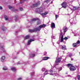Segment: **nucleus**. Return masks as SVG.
I'll list each match as a JSON object with an SVG mask.
<instances>
[{"label":"nucleus","mask_w":80,"mask_h":80,"mask_svg":"<svg viewBox=\"0 0 80 80\" xmlns=\"http://www.w3.org/2000/svg\"><path fill=\"white\" fill-rule=\"evenodd\" d=\"M57 72V69L55 67H54L53 68H51V69L48 71L47 70L44 72V74L45 75H47L48 74H50V75H53L54 77H60L61 75H60L59 74H58Z\"/></svg>","instance_id":"obj_1"},{"label":"nucleus","mask_w":80,"mask_h":80,"mask_svg":"<svg viewBox=\"0 0 80 80\" xmlns=\"http://www.w3.org/2000/svg\"><path fill=\"white\" fill-rule=\"evenodd\" d=\"M47 25L45 24H42V25H40L39 27H37L35 28L34 29L32 30L30 29L29 30L30 32H38L40 31V30L42 29V28H43L44 27H45Z\"/></svg>","instance_id":"obj_2"},{"label":"nucleus","mask_w":80,"mask_h":80,"mask_svg":"<svg viewBox=\"0 0 80 80\" xmlns=\"http://www.w3.org/2000/svg\"><path fill=\"white\" fill-rule=\"evenodd\" d=\"M36 20H38V21L37 22V25H40V23H41V21L38 18H35L32 19L30 21L31 23H34L35 21Z\"/></svg>","instance_id":"obj_3"},{"label":"nucleus","mask_w":80,"mask_h":80,"mask_svg":"<svg viewBox=\"0 0 80 80\" xmlns=\"http://www.w3.org/2000/svg\"><path fill=\"white\" fill-rule=\"evenodd\" d=\"M68 67H70V70L71 71H75L76 70V68L74 67L71 64H68L67 65Z\"/></svg>","instance_id":"obj_4"},{"label":"nucleus","mask_w":80,"mask_h":80,"mask_svg":"<svg viewBox=\"0 0 80 80\" xmlns=\"http://www.w3.org/2000/svg\"><path fill=\"white\" fill-rule=\"evenodd\" d=\"M43 10H44V8H40L36 9L35 12H38L39 11V12H40V13H42V12H43Z\"/></svg>","instance_id":"obj_5"},{"label":"nucleus","mask_w":80,"mask_h":80,"mask_svg":"<svg viewBox=\"0 0 80 80\" xmlns=\"http://www.w3.org/2000/svg\"><path fill=\"white\" fill-rule=\"evenodd\" d=\"M60 32V38H61V42H63V36L62 35V32H63V30H61Z\"/></svg>","instance_id":"obj_6"},{"label":"nucleus","mask_w":80,"mask_h":80,"mask_svg":"<svg viewBox=\"0 0 80 80\" xmlns=\"http://www.w3.org/2000/svg\"><path fill=\"white\" fill-rule=\"evenodd\" d=\"M40 5V2L39 1L38 3H35V4H34L32 5L31 8H33L34 7H37L38 5Z\"/></svg>","instance_id":"obj_7"},{"label":"nucleus","mask_w":80,"mask_h":80,"mask_svg":"<svg viewBox=\"0 0 80 80\" xmlns=\"http://www.w3.org/2000/svg\"><path fill=\"white\" fill-rule=\"evenodd\" d=\"M61 60H62V58H58L56 59V65H58V63H59L61 62Z\"/></svg>","instance_id":"obj_8"},{"label":"nucleus","mask_w":80,"mask_h":80,"mask_svg":"<svg viewBox=\"0 0 80 80\" xmlns=\"http://www.w3.org/2000/svg\"><path fill=\"white\" fill-rule=\"evenodd\" d=\"M48 58H49V57H43L42 58V60H41L40 61L38 62L39 63H40V62H42V61H45V60H48Z\"/></svg>","instance_id":"obj_9"},{"label":"nucleus","mask_w":80,"mask_h":80,"mask_svg":"<svg viewBox=\"0 0 80 80\" xmlns=\"http://www.w3.org/2000/svg\"><path fill=\"white\" fill-rule=\"evenodd\" d=\"M61 5L62 6V8H65L67 6V3L65 2H63Z\"/></svg>","instance_id":"obj_10"},{"label":"nucleus","mask_w":80,"mask_h":80,"mask_svg":"<svg viewBox=\"0 0 80 80\" xmlns=\"http://www.w3.org/2000/svg\"><path fill=\"white\" fill-rule=\"evenodd\" d=\"M51 27L52 29L55 28V23H54L52 22L51 23Z\"/></svg>","instance_id":"obj_11"},{"label":"nucleus","mask_w":80,"mask_h":80,"mask_svg":"<svg viewBox=\"0 0 80 80\" xmlns=\"http://www.w3.org/2000/svg\"><path fill=\"white\" fill-rule=\"evenodd\" d=\"M34 41V40L33 39H30V40L28 41L27 45H30L31 42H33Z\"/></svg>","instance_id":"obj_12"},{"label":"nucleus","mask_w":80,"mask_h":80,"mask_svg":"<svg viewBox=\"0 0 80 80\" xmlns=\"http://www.w3.org/2000/svg\"><path fill=\"white\" fill-rule=\"evenodd\" d=\"M4 48L5 47H4V46L1 45H0V48H1L2 50V51H3V52H6L5 50V49H4Z\"/></svg>","instance_id":"obj_13"},{"label":"nucleus","mask_w":80,"mask_h":80,"mask_svg":"<svg viewBox=\"0 0 80 80\" xmlns=\"http://www.w3.org/2000/svg\"><path fill=\"white\" fill-rule=\"evenodd\" d=\"M68 30V28H67V27L66 26H64V28H63L64 32H65H65H66Z\"/></svg>","instance_id":"obj_14"},{"label":"nucleus","mask_w":80,"mask_h":80,"mask_svg":"<svg viewBox=\"0 0 80 80\" xmlns=\"http://www.w3.org/2000/svg\"><path fill=\"white\" fill-rule=\"evenodd\" d=\"M48 12L47 11V12H45L44 13H42L41 14L42 15V16H44V15H47V14H48Z\"/></svg>","instance_id":"obj_15"},{"label":"nucleus","mask_w":80,"mask_h":80,"mask_svg":"<svg viewBox=\"0 0 80 80\" xmlns=\"http://www.w3.org/2000/svg\"><path fill=\"white\" fill-rule=\"evenodd\" d=\"M72 7L73 8V10H78V8H79V7H73V6H72Z\"/></svg>","instance_id":"obj_16"},{"label":"nucleus","mask_w":80,"mask_h":80,"mask_svg":"<svg viewBox=\"0 0 80 80\" xmlns=\"http://www.w3.org/2000/svg\"><path fill=\"white\" fill-rule=\"evenodd\" d=\"M11 70L12 72H15V71H16V68L14 67H12L11 68Z\"/></svg>","instance_id":"obj_17"},{"label":"nucleus","mask_w":80,"mask_h":80,"mask_svg":"<svg viewBox=\"0 0 80 80\" xmlns=\"http://www.w3.org/2000/svg\"><path fill=\"white\" fill-rule=\"evenodd\" d=\"M60 48H61L62 50H66V49H67L65 46H61Z\"/></svg>","instance_id":"obj_18"},{"label":"nucleus","mask_w":80,"mask_h":80,"mask_svg":"<svg viewBox=\"0 0 80 80\" xmlns=\"http://www.w3.org/2000/svg\"><path fill=\"white\" fill-rule=\"evenodd\" d=\"M5 59V56H2L1 58V60L2 62H3Z\"/></svg>","instance_id":"obj_19"},{"label":"nucleus","mask_w":80,"mask_h":80,"mask_svg":"<svg viewBox=\"0 0 80 80\" xmlns=\"http://www.w3.org/2000/svg\"><path fill=\"white\" fill-rule=\"evenodd\" d=\"M4 18L6 20H8V17L6 15H5Z\"/></svg>","instance_id":"obj_20"},{"label":"nucleus","mask_w":80,"mask_h":80,"mask_svg":"<svg viewBox=\"0 0 80 80\" xmlns=\"http://www.w3.org/2000/svg\"><path fill=\"white\" fill-rule=\"evenodd\" d=\"M2 29V30H3V31H4V30H6V29H7L6 28L4 27V26H2L1 27Z\"/></svg>","instance_id":"obj_21"},{"label":"nucleus","mask_w":80,"mask_h":80,"mask_svg":"<svg viewBox=\"0 0 80 80\" xmlns=\"http://www.w3.org/2000/svg\"><path fill=\"white\" fill-rule=\"evenodd\" d=\"M29 37H30V36L28 35H27L25 37L24 39H28V38H29Z\"/></svg>","instance_id":"obj_22"},{"label":"nucleus","mask_w":80,"mask_h":80,"mask_svg":"<svg viewBox=\"0 0 80 80\" xmlns=\"http://www.w3.org/2000/svg\"><path fill=\"white\" fill-rule=\"evenodd\" d=\"M62 70V67H61L60 68H58V72H60V71H61Z\"/></svg>","instance_id":"obj_23"},{"label":"nucleus","mask_w":80,"mask_h":80,"mask_svg":"<svg viewBox=\"0 0 80 80\" xmlns=\"http://www.w3.org/2000/svg\"><path fill=\"white\" fill-rule=\"evenodd\" d=\"M35 54H31L30 55V57H31V58H32V57H35Z\"/></svg>","instance_id":"obj_24"},{"label":"nucleus","mask_w":80,"mask_h":80,"mask_svg":"<svg viewBox=\"0 0 80 80\" xmlns=\"http://www.w3.org/2000/svg\"><path fill=\"white\" fill-rule=\"evenodd\" d=\"M7 69H8V68H7V67H4L3 68V69L4 70H7Z\"/></svg>","instance_id":"obj_25"},{"label":"nucleus","mask_w":80,"mask_h":80,"mask_svg":"<svg viewBox=\"0 0 80 80\" xmlns=\"http://www.w3.org/2000/svg\"><path fill=\"white\" fill-rule=\"evenodd\" d=\"M47 69L45 68H43L42 69V72H45Z\"/></svg>","instance_id":"obj_26"},{"label":"nucleus","mask_w":80,"mask_h":80,"mask_svg":"<svg viewBox=\"0 0 80 80\" xmlns=\"http://www.w3.org/2000/svg\"><path fill=\"white\" fill-rule=\"evenodd\" d=\"M9 8L10 10H12V9H13V8H13V7H12L10 6H9Z\"/></svg>","instance_id":"obj_27"},{"label":"nucleus","mask_w":80,"mask_h":80,"mask_svg":"<svg viewBox=\"0 0 80 80\" xmlns=\"http://www.w3.org/2000/svg\"><path fill=\"white\" fill-rule=\"evenodd\" d=\"M73 47H75L76 46H77V44L76 43H74L72 45Z\"/></svg>","instance_id":"obj_28"},{"label":"nucleus","mask_w":80,"mask_h":80,"mask_svg":"<svg viewBox=\"0 0 80 80\" xmlns=\"http://www.w3.org/2000/svg\"><path fill=\"white\" fill-rule=\"evenodd\" d=\"M58 15H55V18H56V20L57 19V18H58Z\"/></svg>","instance_id":"obj_29"},{"label":"nucleus","mask_w":80,"mask_h":80,"mask_svg":"<svg viewBox=\"0 0 80 80\" xmlns=\"http://www.w3.org/2000/svg\"><path fill=\"white\" fill-rule=\"evenodd\" d=\"M80 43V41H78L77 42H76V44L77 45H78V44H79Z\"/></svg>","instance_id":"obj_30"},{"label":"nucleus","mask_w":80,"mask_h":80,"mask_svg":"<svg viewBox=\"0 0 80 80\" xmlns=\"http://www.w3.org/2000/svg\"><path fill=\"white\" fill-rule=\"evenodd\" d=\"M78 80H80V75H78Z\"/></svg>","instance_id":"obj_31"},{"label":"nucleus","mask_w":80,"mask_h":80,"mask_svg":"<svg viewBox=\"0 0 80 80\" xmlns=\"http://www.w3.org/2000/svg\"><path fill=\"white\" fill-rule=\"evenodd\" d=\"M52 39H55V36H54L52 35Z\"/></svg>","instance_id":"obj_32"},{"label":"nucleus","mask_w":80,"mask_h":80,"mask_svg":"<svg viewBox=\"0 0 80 80\" xmlns=\"http://www.w3.org/2000/svg\"><path fill=\"white\" fill-rule=\"evenodd\" d=\"M68 54L69 55V57H72V53L70 54V53H68Z\"/></svg>","instance_id":"obj_33"},{"label":"nucleus","mask_w":80,"mask_h":80,"mask_svg":"<svg viewBox=\"0 0 80 80\" xmlns=\"http://www.w3.org/2000/svg\"><path fill=\"white\" fill-rule=\"evenodd\" d=\"M31 74L32 75H35V71H33L31 72Z\"/></svg>","instance_id":"obj_34"},{"label":"nucleus","mask_w":80,"mask_h":80,"mask_svg":"<svg viewBox=\"0 0 80 80\" xmlns=\"http://www.w3.org/2000/svg\"><path fill=\"white\" fill-rule=\"evenodd\" d=\"M19 9L20 11H22V10H23V8H19Z\"/></svg>","instance_id":"obj_35"},{"label":"nucleus","mask_w":80,"mask_h":80,"mask_svg":"<svg viewBox=\"0 0 80 80\" xmlns=\"http://www.w3.org/2000/svg\"><path fill=\"white\" fill-rule=\"evenodd\" d=\"M27 0H22L21 2H20V3H23V2H24V1H25Z\"/></svg>","instance_id":"obj_36"},{"label":"nucleus","mask_w":80,"mask_h":80,"mask_svg":"<svg viewBox=\"0 0 80 80\" xmlns=\"http://www.w3.org/2000/svg\"><path fill=\"white\" fill-rule=\"evenodd\" d=\"M64 39L65 40H68V38H67V37H65V38H64Z\"/></svg>","instance_id":"obj_37"},{"label":"nucleus","mask_w":80,"mask_h":80,"mask_svg":"<svg viewBox=\"0 0 80 80\" xmlns=\"http://www.w3.org/2000/svg\"><path fill=\"white\" fill-rule=\"evenodd\" d=\"M15 21L17 22V20H18V18H15Z\"/></svg>","instance_id":"obj_38"},{"label":"nucleus","mask_w":80,"mask_h":80,"mask_svg":"<svg viewBox=\"0 0 80 80\" xmlns=\"http://www.w3.org/2000/svg\"><path fill=\"white\" fill-rule=\"evenodd\" d=\"M22 78H18V80H21Z\"/></svg>","instance_id":"obj_39"},{"label":"nucleus","mask_w":80,"mask_h":80,"mask_svg":"<svg viewBox=\"0 0 80 80\" xmlns=\"http://www.w3.org/2000/svg\"><path fill=\"white\" fill-rule=\"evenodd\" d=\"M20 62H18L17 63V65H20Z\"/></svg>","instance_id":"obj_40"},{"label":"nucleus","mask_w":80,"mask_h":80,"mask_svg":"<svg viewBox=\"0 0 80 80\" xmlns=\"http://www.w3.org/2000/svg\"><path fill=\"white\" fill-rule=\"evenodd\" d=\"M45 2H47V3H48V0L45 1Z\"/></svg>","instance_id":"obj_41"},{"label":"nucleus","mask_w":80,"mask_h":80,"mask_svg":"<svg viewBox=\"0 0 80 80\" xmlns=\"http://www.w3.org/2000/svg\"><path fill=\"white\" fill-rule=\"evenodd\" d=\"M2 7L0 6V10H2Z\"/></svg>","instance_id":"obj_42"},{"label":"nucleus","mask_w":80,"mask_h":80,"mask_svg":"<svg viewBox=\"0 0 80 80\" xmlns=\"http://www.w3.org/2000/svg\"><path fill=\"white\" fill-rule=\"evenodd\" d=\"M47 52H45V53L44 54V55H47Z\"/></svg>","instance_id":"obj_43"},{"label":"nucleus","mask_w":80,"mask_h":80,"mask_svg":"<svg viewBox=\"0 0 80 80\" xmlns=\"http://www.w3.org/2000/svg\"><path fill=\"white\" fill-rule=\"evenodd\" d=\"M68 77H71V76L70 75H68Z\"/></svg>","instance_id":"obj_44"},{"label":"nucleus","mask_w":80,"mask_h":80,"mask_svg":"<svg viewBox=\"0 0 80 80\" xmlns=\"http://www.w3.org/2000/svg\"><path fill=\"white\" fill-rule=\"evenodd\" d=\"M71 60H73V58H71Z\"/></svg>","instance_id":"obj_45"},{"label":"nucleus","mask_w":80,"mask_h":80,"mask_svg":"<svg viewBox=\"0 0 80 80\" xmlns=\"http://www.w3.org/2000/svg\"><path fill=\"white\" fill-rule=\"evenodd\" d=\"M42 77H43V78H44V77L43 76H42Z\"/></svg>","instance_id":"obj_46"},{"label":"nucleus","mask_w":80,"mask_h":80,"mask_svg":"<svg viewBox=\"0 0 80 80\" xmlns=\"http://www.w3.org/2000/svg\"><path fill=\"white\" fill-rule=\"evenodd\" d=\"M71 10H72V8H71Z\"/></svg>","instance_id":"obj_47"},{"label":"nucleus","mask_w":80,"mask_h":80,"mask_svg":"<svg viewBox=\"0 0 80 80\" xmlns=\"http://www.w3.org/2000/svg\"><path fill=\"white\" fill-rule=\"evenodd\" d=\"M52 43H53V44L54 43L52 42Z\"/></svg>","instance_id":"obj_48"},{"label":"nucleus","mask_w":80,"mask_h":80,"mask_svg":"<svg viewBox=\"0 0 80 80\" xmlns=\"http://www.w3.org/2000/svg\"><path fill=\"white\" fill-rule=\"evenodd\" d=\"M42 80H44L43 79H42Z\"/></svg>","instance_id":"obj_49"},{"label":"nucleus","mask_w":80,"mask_h":80,"mask_svg":"<svg viewBox=\"0 0 80 80\" xmlns=\"http://www.w3.org/2000/svg\"><path fill=\"white\" fill-rule=\"evenodd\" d=\"M74 36H76L75 35H74Z\"/></svg>","instance_id":"obj_50"},{"label":"nucleus","mask_w":80,"mask_h":80,"mask_svg":"<svg viewBox=\"0 0 80 80\" xmlns=\"http://www.w3.org/2000/svg\"><path fill=\"white\" fill-rule=\"evenodd\" d=\"M79 54H80V52H79Z\"/></svg>","instance_id":"obj_51"}]
</instances>
